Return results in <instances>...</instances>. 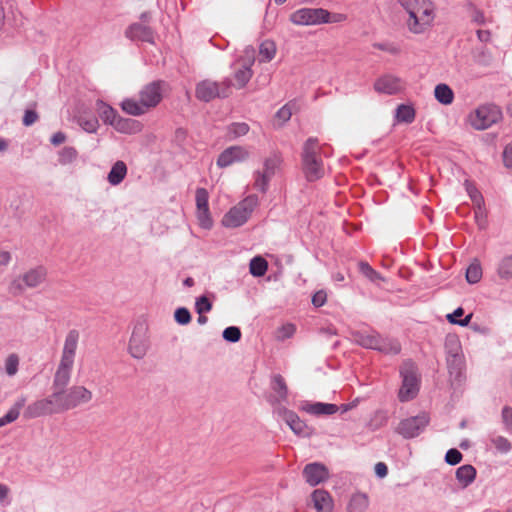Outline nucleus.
I'll return each instance as SVG.
<instances>
[{"instance_id":"1","label":"nucleus","mask_w":512,"mask_h":512,"mask_svg":"<svg viewBox=\"0 0 512 512\" xmlns=\"http://www.w3.org/2000/svg\"><path fill=\"white\" fill-rule=\"evenodd\" d=\"M407 17L405 24L409 32L423 34L428 31L435 20V5L431 0H397Z\"/></svg>"},{"instance_id":"2","label":"nucleus","mask_w":512,"mask_h":512,"mask_svg":"<svg viewBox=\"0 0 512 512\" xmlns=\"http://www.w3.org/2000/svg\"><path fill=\"white\" fill-rule=\"evenodd\" d=\"M166 86L161 80L144 85L138 93V98L130 97L121 102V109L131 116L146 114L162 101Z\"/></svg>"},{"instance_id":"3","label":"nucleus","mask_w":512,"mask_h":512,"mask_svg":"<svg viewBox=\"0 0 512 512\" xmlns=\"http://www.w3.org/2000/svg\"><path fill=\"white\" fill-rule=\"evenodd\" d=\"M79 338L80 334L76 329L67 333L61 358L53 377L52 389L67 388L71 379Z\"/></svg>"},{"instance_id":"4","label":"nucleus","mask_w":512,"mask_h":512,"mask_svg":"<svg viewBox=\"0 0 512 512\" xmlns=\"http://www.w3.org/2000/svg\"><path fill=\"white\" fill-rule=\"evenodd\" d=\"M320 153L321 147L317 138H308L303 145L301 154L302 169L308 181H316L324 176V166Z\"/></svg>"},{"instance_id":"5","label":"nucleus","mask_w":512,"mask_h":512,"mask_svg":"<svg viewBox=\"0 0 512 512\" xmlns=\"http://www.w3.org/2000/svg\"><path fill=\"white\" fill-rule=\"evenodd\" d=\"M344 17L340 14L332 15L324 8H300L290 14L289 20L298 26H316L326 23L339 22Z\"/></svg>"},{"instance_id":"6","label":"nucleus","mask_w":512,"mask_h":512,"mask_svg":"<svg viewBox=\"0 0 512 512\" xmlns=\"http://www.w3.org/2000/svg\"><path fill=\"white\" fill-rule=\"evenodd\" d=\"M353 340L366 349H374L384 354L396 355L401 351V346L397 340L382 337L375 331L356 332L353 334Z\"/></svg>"},{"instance_id":"7","label":"nucleus","mask_w":512,"mask_h":512,"mask_svg":"<svg viewBox=\"0 0 512 512\" xmlns=\"http://www.w3.org/2000/svg\"><path fill=\"white\" fill-rule=\"evenodd\" d=\"M283 158L280 152H271L263 159L262 167L254 171V188L267 192L271 179L281 170Z\"/></svg>"},{"instance_id":"8","label":"nucleus","mask_w":512,"mask_h":512,"mask_svg":"<svg viewBox=\"0 0 512 512\" xmlns=\"http://www.w3.org/2000/svg\"><path fill=\"white\" fill-rule=\"evenodd\" d=\"M258 204L259 200L256 195L247 196L224 215L222 219L223 225L228 228L242 226L250 218Z\"/></svg>"},{"instance_id":"9","label":"nucleus","mask_w":512,"mask_h":512,"mask_svg":"<svg viewBox=\"0 0 512 512\" xmlns=\"http://www.w3.org/2000/svg\"><path fill=\"white\" fill-rule=\"evenodd\" d=\"M402 377V386L399 390V400L406 402L416 397L419 391V378L416 365L410 361H405L400 368Z\"/></svg>"},{"instance_id":"10","label":"nucleus","mask_w":512,"mask_h":512,"mask_svg":"<svg viewBox=\"0 0 512 512\" xmlns=\"http://www.w3.org/2000/svg\"><path fill=\"white\" fill-rule=\"evenodd\" d=\"M502 119L501 109L494 104L479 106L469 115V123L476 130H485Z\"/></svg>"},{"instance_id":"11","label":"nucleus","mask_w":512,"mask_h":512,"mask_svg":"<svg viewBox=\"0 0 512 512\" xmlns=\"http://www.w3.org/2000/svg\"><path fill=\"white\" fill-rule=\"evenodd\" d=\"M63 412L76 408L92 400V392L84 386L56 389Z\"/></svg>"},{"instance_id":"12","label":"nucleus","mask_w":512,"mask_h":512,"mask_svg":"<svg viewBox=\"0 0 512 512\" xmlns=\"http://www.w3.org/2000/svg\"><path fill=\"white\" fill-rule=\"evenodd\" d=\"M46 276L47 271L44 267L32 268L10 283L9 292L13 295H20L27 288H36L41 285L45 281Z\"/></svg>"},{"instance_id":"13","label":"nucleus","mask_w":512,"mask_h":512,"mask_svg":"<svg viewBox=\"0 0 512 512\" xmlns=\"http://www.w3.org/2000/svg\"><path fill=\"white\" fill-rule=\"evenodd\" d=\"M231 86L230 79L221 82L204 80L196 87V97L204 102H209L215 98H226L231 93Z\"/></svg>"},{"instance_id":"14","label":"nucleus","mask_w":512,"mask_h":512,"mask_svg":"<svg viewBox=\"0 0 512 512\" xmlns=\"http://www.w3.org/2000/svg\"><path fill=\"white\" fill-rule=\"evenodd\" d=\"M255 62V51L252 47H247L243 51V56L233 65V77L236 88L241 89L250 81L253 71L252 66Z\"/></svg>"},{"instance_id":"15","label":"nucleus","mask_w":512,"mask_h":512,"mask_svg":"<svg viewBox=\"0 0 512 512\" xmlns=\"http://www.w3.org/2000/svg\"><path fill=\"white\" fill-rule=\"evenodd\" d=\"M429 417L427 414L422 413L417 416L409 417L402 420L396 432L406 439L414 438L418 436L428 425Z\"/></svg>"},{"instance_id":"16","label":"nucleus","mask_w":512,"mask_h":512,"mask_svg":"<svg viewBox=\"0 0 512 512\" xmlns=\"http://www.w3.org/2000/svg\"><path fill=\"white\" fill-rule=\"evenodd\" d=\"M274 413L283 421H285V423L297 436L309 437L311 435L309 427L299 418L295 412L288 410L283 405H279L274 408Z\"/></svg>"},{"instance_id":"17","label":"nucleus","mask_w":512,"mask_h":512,"mask_svg":"<svg viewBox=\"0 0 512 512\" xmlns=\"http://www.w3.org/2000/svg\"><path fill=\"white\" fill-rule=\"evenodd\" d=\"M196 215L199 225L204 229H210L213 221L209 211V194L205 188H198L195 193Z\"/></svg>"},{"instance_id":"18","label":"nucleus","mask_w":512,"mask_h":512,"mask_svg":"<svg viewBox=\"0 0 512 512\" xmlns=\"http://www.w3.org/2000/svg\"><path fill=\"white\" fill-rule=\"evenodd\" d=\"M374 89L379 93L393 95L405 89V82L397 76L387 74L376 80Z\"/></svg>"},{"instance_id":"19","label":"nucleus","mask_w":512,"mask_h":512,"mask_svg":"<svg viewBox=\"0 0 512 512\" xmlns=\"http://www.w3.org/2000/svg\"><path fill=\"white\" fill-rule=\"evenodd\" d=\"M249 152L242 146H231L225 149L217 159V165L225 168L235 162H242L248 159Z\"/></svg>"},{"instance_id":"20","label":"nucleus","mask_w":512,"mask_h":512,"mask_svg":"<svg viewBox=\"0 0 512 512\" xmlns=\"http://www.w3.org/2000/svg\"><path fill=\"white\" fill-rule=\"evenodd\" d=\"M148 339L140 330H134L129 341V353L135 359H142L148 351Z\"/></svg>"},{"instance_id":"21","label":"nucleus","mask_w":512,"mask_h":512,"mask_svg":"<svg viewBox=\"0 0 512 512\" xmlns=\"http://www.w3.org/2000/svg\"><path fill=\"white\" fill-rule=\"evenodd\" d=\"M303 475L307 483L311 486H316L325 481L328 476L327 468L320 463H310L305 466Z\"/></svg>"},{"instance_id":"22","label":"nucleus","mask_w":512,"mask_h":512,"mask_svg":"<svg viewBox=\"0 0 512 512\" xmlns=\"http://www.w3.org/2000/svg\"><path fill=\"white\" fill-rule=\"evenodd\" d=\"M271 386L276 395L270 398V402L275 408L287 400L288 388L284 378L279 374L273 376Z\"/></svg>"},{"instance_id":"23","label":"nucleus","mask_w":512,"mask_h":512,"mask_svg":"<svg viewBox=\"0 0 512 512\" xmlns=\"http://www.w3.org/2000/svg\"><path fill=\"white\" fill-rule=\"evenodd\" d=\"M126 35L132 40L154 43L153 31L149 27L139 23L131 25Z\"/></svg>"},{"instance_id":"24","label":"nucleus","mask_w":512,"mask_h":512,"mask_svg":"<svg viewBox=\"0 0 512 512\" xmlns=\"http://www.w3.org/2000/svg\"><path fill=\"white\" fill-rule=\"evenodd\" d=\"M312 500L314 507L317 512H331L333 508V502L330 494L321 489H317L312 494Z\"/></svg>"},{"instance_id":"25","label":"nucleus","mask_w":512,"mask_h":512,"mask_svg":"<svg viewBox=\"0 0 512 512\" xmlns=\"http://www.w3.org/2000/svg\"><path fill=\"white\" fill-rule=\"evenodd\" d=\"M115 130L124 134H136L142 131L143 125L135 119L118 117L113 125Z\"/></svg>"},{"instance_id":"26","label":"nucleus","mask_w":512,"mask_h":512,"mask_svg":"<svg viewBox=\"0 0 512 512\" xmlns=\"http://www.w3.org/2000/svg\"><path fill=\"white\" fill-rule=\"evenodd\" d=\"M303 410L312 415H332L338 411V406L330 403L306 402L303 405Z\"/></svg>"},{"instance_id":"27","label":"nucleus","mask_w":512,"mask_h":512,"mask_svg":"<svg viewBox=\"0 0 512 512\" xmlns=\"http://www.w3.org/2000/svg\"><path fill=\"white\" fill-rule=\"evenodd\" d=\"M47 415H53V413L44 398L29 404L25 410L27 418H38Z\"/></svg>"},{"instance_id":"28","label":"nucleus","mask_w":512,"mask_h":512,"mask_svg":"<svg viewBox=\"0 0 512 512\" xmlns=\"http://www.w3.org/2000/svg\"><path fill=\"white\" fill-rule=\"evenodd\" d=\"M96 109L102 121L111 126L115 124L116 120L120 116L114 108L101 100L96 102Z\"/></svg>"},{"instance_id":"29","label":"nucleus","mask_w":512,"mask_h":512,"mask_svg":"<svg viewBox=\"0 0 512 512\" xmlns=\"http://www.w3.org/2000/svg\"><path fill=\"white\" fill-rule=\"evenodd\" d=\"M476 477V469L469 464L460 466L456 470V479L462 488L468 487Z\"/></svg>"},{"instance_id":"30","label":"nucleus","mask_w":512,"mask_h":512,"mask_svg":"<svg viewBox=\"0 0 512 512\" xmlns=\"http://www.w3.org/2000/svg\"><path fill=\"white\" fill-rule=\"evenodd\" d=\"M127 175V166L126 164L119 160L115 162L108 173L107 180L108 182L113 185H119L126 177Z\"/></svg>"},{"instance_id":"31","label":"nucleus","mask_w":512,"mask_h":512,"mask_svg":"<svg viewBox=\"0 0 512 512\" xmlns=\"http://www.w3.org/2000/svg\"><path fill=\"white\" fill-rule=\"evenodd\" d=\"M368 506V496L364 493H355L349 501L347 510L348 512H365Z\"/></svg>"},{"instance_id":"32","label":"nucleus","mask_w":512,"mask_h":512,"mask_svg":"<svg viewBox=\"0 0 512 512\" xmlns=\"http://www.w3.org/2000/svg\"><path fill=\"white\" fill-rule=\"evenodd\" d=\"M26 399L24 397L19 398L9 411L2 417H0V427H3L9 423L14 422L20 414V410L24 407Z\"/></svg>"},{"instance_id":"33","label":"nucleus","mask_w":512,"mask_h":512,"mask_svg":"<svg viewBox=\"0 0 512 512\" xmlns=\"http://www.w3.org/2000/svg\"><path fill=\"white\" fill-rule=\"evenodd\" d=\"M434 96L436 100L443 105H449L454 100V93L452 89L444 83L436 85L434 89Z\"/></svg>"},{"instance_id":"34","label":"nucleus","mask_w":512,"mask_h":512,"mask_svg":"<svg viewBox=\"0 0 512 512\" xmlns=\"http://www.w3.org/2000/svg\"><path fill=\"white\" fill-rule=\"evenodd\" d=\"M19 366H20V357L16 353H10L4 359V363H3L4 373L10 378L14 377L18 373Z\"/></svg>"},{"instance_id":"35","label":"nucleus","mask_w":512,"mask_h":512,"mask_svg":"<svg viewBox=\"0 0 512 512\" xmlns=\"http://www.w3.org/2000/svg\"><path fill=\"white\" fill-rule=\"evenodd\" d=\"M267 269L268 263L264 258L256 256L251 259L249 264V270L254 277H261L265 275Z\"/></svg>"},{"instance_id":"36","label":"nucleus","mask_w":512,"mask_h":512,"mask_svg":"<svg viewBox=\"0 0 512 512\" xmlns=\"http://www.w3.org/2000/svg\"><path fill=\"white\" fill-rule=\"evenodd\" d=\"M396 119L399 122L412 123L415 119L414 108L409 105H399L396 109Z\"/></svg>"},{"instance_id":"37","label":"nucleus","mask_w":512,"mask_h":512,"mask_svg":"<svg viewBox=\"0 0 512 512\" xmlns=\"http://www.w3.org/2000/svg\"><path fill=\"white\" fill-rule=\"evenodd\" d=\"M276 54V46L271 41H264L259 47V57L261 62L271 61Z\"/></svg>"},{"instance_id":"38","label":"nucleus","mask_w":512,"mask_h":512,"mask_svg":"<svg viewBox=\"0 0 512 512\" xmlns=\"http://www.w3.org/2000/svg\"><path fill=\"white\" fill-rule=\"evenodd\" d=\"M481 277H482V268H481L480 264L477 261L471 263L466 270V280L470 284H475L480 281Z\"/></svg>"},{"instance_id":"39","label":"nucleus","mask_w":512,"mask_h":512,"mask_svg":"<svg viewBox=\"0 0 512 512\" xmlns=\"http://www.w3.org/2000/svg\"><path fill=\"white\" fill-rule=\"evenodd\" d=\"M498 275L502 279H512V256L504 257L498 266Z\"/></svg>"},{"instance_id":"40","label":"nucleus","mask_w":512,"mask_h":512,"mask_svg":"<svg viewBox=\"0 0 512 512\" xmlns=\"http://www.w3.org/2000/svg\"><path fill=\"white\" fill-rule=\"evenodd\" d=\"M491 443L498 452L503 454L508 453L512 449V444L510 443V441L503 436L492 437Z\"/></svg>"},{"instance_id":"41","label":"nucleus","mask_w":512,"mask_h":512,"mask_svg":"<svg viewBox=\"0 0 512 512\" xmlns=\"http://www.w3.org/2000/svg\"><path fill=\"white\" fill-rule=\"evenodd\" d=\"M464 314V310L459 307L453 313L447 315V320L452 324H458L460 326H467L472 318V314L467 315L464 319H457Z\"/></svg>"},{"instance_id":"42","label":"nucleus","mask_w":512,"mask_h":512,"mask_svg":"<svg viewBox=\"0 0 512 512\" xmlns=\"http://www.w3.org/2000/svg\"><path fill=\"white\" fill-rule=\"evenodd\" d=\"M360 272L367 277L372 282H377L379 280H383V277L380 273L374 270L368 263L360 262L359 263Z\"/></svg>"},{"instance_id":"43","label":"nucleus","mask_w":512,"mask_h":512,"mask_svg":"<svg viewBox=\"0 0 512 512\" xmlns=\"http://www.w3.org/2000/svg\"><path fill=\"white\" fill-rule=\"evenodd\" d=\"M77 157V151L73 147H64L59 152V163L62 165L73 162Z\"/></svg>"},{"instance_id":"44","label":"nucleus","mask_w":512,"mask_h":512,"mask_svg":"<svg viewBox=\"0 0 512 512\" xmlns=\"http://www.w3.org/2000/svg\"><path fill=\"white\" fill-rule=\"evenodd\" d=\"M249 126L246 123H233L228 127V134L232 138H238L248 133Z\"/></svg>"},{"instance_id":"45","label":"nucleus","mask_w":512,"mask_h":512,"mask_svg":"<svg viewBox=\"0 0 512 512\" xmlns=\"http://www.w3.org/2000/svg\"><path fill=\"white\" fill-rule=\"evenodd\" d=\"M58 396L56 389H53L52 394L44 398L53 414L63 413Z\"/></svg>"},{"instance_id":"46","label":"nucleus","mask_w":512,"mask_h":512,"mask_svg":"<svg viewBox=\"0 0 512 512\" xmlns=\"http://www.w3.org/2000/svg\"><path fill=\"white\" fill-rule=\"evenodd\" d=\"M195 309L199 315L210 312L212 309V303L205 295L200 296L196 299Z\"/></svg>"},{"instance_id":"47","label":"nucleus","mask_w":512,"mask_h":512,"mask_svg":"<svg viewBox=\"0 0 512 512\" xmlns=\"http://www.w3.org/2000/svg\"><path fill=\"white\" fill-rule=\"evenodd\" d=\"M222 336L226 341L235 343L240 340L241 331L236 326H230V327H227L226 329H224Z\"/></svg>"},{"instance_id":"48","label":"nucleus","mask_w":512,"mask_h":512,"mask_svg":"<svg viewBox=\"0 0 512 512\" xmlns=\"http://www.w3.org/2000/svg\"><path fill=\"white\" fill-rule=\"evenodd\" d=\"M388 421L387 413L384 411H377L371 419L370 426L373 430H376L384 425Z\"/></svg>"},{"instance_id":"49","label":"nucleus","mask_w":512,"mask_h":512,"mask_svg":"<svg viewBox=\"0 0 512 512\" xmlns=\"http://www.w3.org/2000/svg\"><path fill=\"white\" fill-rule=\"evenodd\" d=\"M174 317L176 322L179 323L180 325H186L191 321V314L189 310L185 307L176 309Z\"/></svg>"},{"instance_id":"50","label":"nucleus","mask_w":512,"mask_h":512,"mask_svg":"<svg viewBox=\"0 0 512 512\" xmlns=\"http://www.w3.org/2000/svg\"><path fill=\"white\" fill-rule=\"evenodd\" d=\"M80 126L88 133H95L99 127L98 120L96 118L81 119L79 121Z\"/></svg>"},{"instance_id":"51","label":"nucleus","mask_w":512,"mask_h":512,"mask_svg":"<svg viewBox=\"0 0 512 512\" xmlns=\"http://www.w3.org/2000/svg\"><path fill=\"white\" fill-rule=\"evenodd\" d=\"M501 417L505 429L512 433V408L508 406L503 407Z\"/></svg>"},{"instance_id":"52","label":"nucleus","mask_w":512,"mask_h":512,"mask_svg":"<svg viewBox=\"0 0 512 512\" xmlns=\"http://www.w3.org/2000/svg\"><path fill=\"white\" fill-rule=\"evenodd\" d=\"M462 460V454L457 449H450L445 455V461L449 465H457Z\"/></svg>"},{"instance_id":"53","label":"nucleus","mask_w":512,"mask_h":512,"mask_svg":"<svg viewBox=\"0 0 512 512\" xmlns=\"http://www.w3.org/2000/svg\"><path fill=\"white\" fill-rule=\"evenodd\" d=\"M292 116V110L289 105L280 108L276 113V119L281 123L287 122Z\"/></svg>"},{"instance_id":"54","label":"nucleus","mask_w":512,"mask_h":512,"mask_svg":"<svg viewBox=\"0 0 512 512\" xmlns=\"http://www.w3.org/2000/svg\"><path fill=\"white\" fill-rule=\"evenodd\" d=\"M374 47L379 49V50H382V51H386L392 55H397L399 54L400 52V49L398 46L392 44V43H388V42H385V43H375L374 44Z\"/></svg>"},{"instance_id":"55","label":"nucleus","mask_w":512,"mask_h":512,"mask_svg":"<svg viewBox=\"0 0 512 512\" xmlns=\"http://www.w3.org/2000/svg\"><path fill=\"white\" fill-rule=\"evenodd\" d=\"M467 192H468L471 200L473 201V203L477 207H479V210H481V205L483 204V198H482L481 194L479 193V191L474 187L468 186Z\"/></svg>"},{"instance_id":"56","label":"nucleus","mask_w":512,"mask_h":512,"mask_svg":"<svg viewBox=\"0 0 512 512\" xmlns=\"http://www.w3.org/2000/svg\"><path fill=\"white\" fill-rule=\"evenodd\" d=\"M470 17H471L472 23H474L476 25H484L486 23V18L484 16V13L479 9L474 8L471 12Z\"/></svg>"},{"instance_id":"57","label":"nucleus","mask_w":512,"mask_h":512,"mask_svg":"<svg viewBox=\"0 0 512 512\" xmlns=\"http://www.w3.org/2000/svg\"><path fill=\"white\" fill-rule=\"evenodd\" d=\"M38 119V115L33 110H26L23 117V124L25 126H31L34 124Z\"/></svg>"},{"instance_id":"58","label":"nucleus","mask_w":512,"mask_h":512,"mask_svg":"<svg viewBox=\"0 0 512 512\" xmlns=\"http://www.w3.org/2000/svg\"><path fill=\"white\" fill-rule=\"evenodd\" d=\"M503 162L507 168L512 167V144L505 146L503 151Z\"/></svg>"},{"instance_id":"59","label":"nucleus","mask_w":512,"mask_h":512,"mask_svg":"<svg viewBox=\"0 0 512 512\" xmlns=\"http://www.w3.org/2000/svg\"><path fill=\"white\" fill-rule=\"evenodd\" d=\"M326 302V293L324 291L316 292L312 297V303L315 307H321Z\"/></svg>"},{"instance_id":"60","label":"nucleus","mask_w":512,"mask_h":512,"mask_svg":"<svg viewBox=\"0 0 512 512\" xmlns=\"http://www.w3.org/2000/svg\"><path fill=\"white\" fill-rule=\"evenodd\" d=\"M375 474L379 477V478H384L387 476L388 474V468H387V465L383 462H378L376 465H375Z\"/></svg>"},{"instance_id":"61","label":"nucleus","mask_w":512,"mask_h":512,"mask_svg":"<svg viewBox=\"0 0 512 512\" xmlns=\"http://www.w3.org/2000/svg\"><path fill=\"white\" fill-rule=\"evenodd\" d=\"M66 140V136L62 132H56L51 137V143L55 146H58L62 143H64Z\"/></svg>"},{"instance_id":"62","label":"nucleus","mask_w":512,"mask_h":512,"mask_svg":"<svg viewBox=\"0 0 512 512\" xmlns=\"http://www.w3.org/2000/svg\"><path fill=\"white\" fill-rule=\"evenodd\" d=\"M477 38L479 41L487 43L491 40V32L489 30H477Z\"/></svg>"},{"instance_id":"63","label":"nucleus","mask_w":512,"mask_h":512,"mask_svg":"<svg viewBox=\"0 0 512 512\" xmlns=\"http://www.w3.org/2000/svg\"><path fill=\"white\" fill-rule=\"evenodd\" d=\"M295 332V326L292 324H287L281 328V337L282 338H289L291 337Z\"/></svg>"},{"instance_id":"64","label":"nucleus","mask_w":512,"mask_h":512,"mask_svg":"<svg viewBox=\"0 0 512 512\" xmlns=\"http://www.w3.org/2000/svg\"><path fill=\"white\" fill-rule=\"evenodd\" d=\"M11 261V254L8 251H0V267L7 266Z\"/></svg>"}]
</instances>
